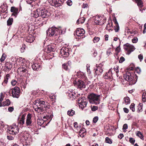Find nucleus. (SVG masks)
<instances>
[{
  "mask_svg": "<svg viewBox=\"0 0 146 146\" xmlns=\"http://www.w3.org/2000/svg\"><path fill=\"white\" fill-rule=\"evenodd\" d=\"M33 106L35 110L37 111L38 110L42 111L46 110L50 107L48 104L45 102L42 99H37L35 100L33 102Z\"/></svg>",
  "mask_w": 146,
  "mask_h": 146,
  "instance_id": "obj_1",
  "label": "nucleus"
},
{
  "mask_svg": "<svg viewBox=\"0 0 146 146\" xmlns=\"http://www.w3.org/2000/svg\"><path fill=\"white\" fill-rule=\"evenodd\" d=\"M62 33L63 31L61 27L57 28L52 27L46 31L47 35L49 36L56 35L58 34H62Z\"/></svg>",
  "mask_w": 146,
  "mask_h": 146,
  "instance_id": "obj_2",
  "label": "nucleus"
},
{
  "mask_svg": "<svg viewBox=\"0 0 146 146\" xmlns=\"http://www.w3.org/2000/svg\"><path fill=\"white\" fill-rule=\"evenodd\" d=\"M100 96L99 95L92 93L88 96V98L90 103L98 104L100 103Z\"/></svg>",
  "mask_w": 146,
  "mask_h": 146,
  "instance_id": "obj_3",
  "label": "nucleus"
},
{
  "mask_svg": "<svg viewBox=\"0 0 146 146\" xmlns=\"http://www.w3.org/2000/svg\"><path fill=\"white\" fill-rule=\"evenodd\" d=\"M40 16L43 18L48 17L51 15L50 12L43 7H40Z\"/></svg>",
  "mask_w": 146,
  "mask_h": 146,
  "instance_id": "obj_4",
  "label": "nucleus"
},
{
  "mask_svg": "<svg viewBox=\"0 0 146 146\" xmlns=\"http://www.w3.org/2000/svg\"><path fill=\"white\" fill-rule=\"evenodd\" d=\"M125 50L126 51V54H129L133 52L135 49L134 46L132 45L127 43L123 46Z\"/></svg>",
  "mask_w": 146,
  "mask_h": 146,
  "instance_id": "obj_5",
  "label": "nucleus"
},
{
  "mask_svg": "<svg viewBox=\"0 0 146 146\" xmlns=\"http://www.w3.org/2000/svg\"><path fill=\"white\" fill-rule=\"evenodd\" d=\"M18 127L16 125L13 124L7 130V132L11 134H15L19 132Z\"/></svg>",
  "mask_w": 146,
  "mask_h": 146,
  "instance_id": "obj_6",
  "label": "nucleus"
},
{
  "mask_svg": "<svg viewBox=\"0 0 146 146\" xmlns=\"http://www.w3.org/2000/svg\"><path fill=\"white\" fill-rule=\"evenodd\" d=\"M87 103V100L86 99L79 98L78 100V105L80 108L82 109L86 106Z\"/></svg>",
  "mask_w": 146,
  "mask_h": 146,
  "instance_id": "obj_7",
  "label": "nucleus"
},
{
  "mask_svg": "<svg viewBox=\"0 0 146 146\" xmlns=\"http://www.w3.org/2000/svg\"><path fill=\"white\" fill-rule=\"evenodd\" d=\"M20 90L18 87H15L12 90V96L14 98H18L19 96Z\"/></svg>",
  "mask_w": 146,
  "mask_h": 146,
  "instance_id": "obj_8",
  "label": "nucleus"
},
{
  "mask_svg": "<svg viewBox=\"0 0 146 146\" xmlns=\"http://www.w3.org/2000/svg\"><path fill=\"white\" fill-rule=\"evenodd\" d=\"M60 54L64 57H67L69 55V49L66 47H62L60 50Z\"/></svg>",
  "mask_w": 146,
  "mask_h": 146,
  "instance_id": "obj_9",
  "label": "nucleus"
},
{
  "mask_svg": "<svg viewBox=\"0 0 146 146\" xmlns=\"http://www.w3.org/2000/svg\"><path fill=\"white\" fill-rule=\"evenodd\" d=\"M104 67L102 64H100L96 66V68L94 69L95 73L96 75H100L103 72Z\"/></svg>",
  "mask_w": 146,
  "mask_h": 146,
  "instance_id": "obj_10",
  "label": "nucleus"
},
{
  "mask_svg": "<svg viewBox=\"0 0 146 146\" xmlns=\"http://www.w3.org/2000/svg\"><path fill=\"white\" fill-rule=\"evenodd\" d=\"M112 68L110 69L104 75L103 78L105 79H109L112 80L113 79Z\"/></svg>",
  "mask_w": 146,
  "mask_h": 146,
  "instance_id": "obj_11",
  "label": "nucleus"
},
{
  "mask_svg": "<svg viewBox=\"0 0 146 146\" xmlns=\"http://www.w3.org/2000/svg\"><path fill=\"white\" fill-rule=\"evenodd\" d=\"M74 83L75 85H76L78 88L81 89L85 87L86 85L84 83L82 80H78L77 82L75 81L74 82Z\"/></svg>",
  "mask_w": 146,
  "mask_h": 146,
  "instance_id": "obj_12",
  "label": "nucleus"
},
{
  "mask_svg": "<svg viewBox=\"0 0 146 146\" xmlns=\"http://www.w3.org/2000/svg\"><path fill=\"white\" fill-rule=\"evenodd\" d=\"M131 74L130 72H127L124 75V78L127 81H131L133 79V77L131 75Z\"/></svg>",
  "mask_w": 146,
  "mask_h": 146,
  "instance_id": "obj_13",
  "label": "nucleus"
},
{
  "mask_svg": "<svg viewBox=\"0 0 146 146\" xmlns=\"http://www.w3.org/2000/svg\"><path fill=\"white\" fill-rule=\"evenodd\" d=\"M32 116L31 114H28L26 119L25 124L27 126H30L31 125L32 123Z\"/></svg>",
  "mask_w": 146,
  "mask_h": 146,
  "instance_id": "obj_14",
  "label": "nucleus"
},
{
  "mask_svg": "<svg viewBox=\"0 0 146 146\" xmlns=\"http://www.w3.org/2000/svg\"><path fill=\"white\" fill-rule=\"evenodd\" d=\"M85 33L84 30L82 28H78L76 31V34L77 36H82Z\"/></svg>",
  "mask_w": 146,
  "mask_h": 146,
  "instance_id": "obj_15",
  "label": "nucleus"
},
{
  "mask_svg": "<svg viewBox=\"0 0 146 146\" xmlns=\"http://www.w3.org/2000/svg\"><path fill=\"white\" fill-rule=\"evenodd\" d=\"M40 7H39L37 9L36 11H34L32 13V15L35 18H37L39 16H40Z\"/></svg>",
  "mask_w": 146,
  "mask_h": 146,
  "instance_id": "obj_16",
  "label": "nucleus"
},
{
  "mask_svg": "<svg viewBox=\"0 0 146 146\" xmlns=\"http://www.w3.org/2000/svg\"><path fill=\"white\" fill-rule=\"evenodd\" d=\"M11 12H13L12 15H14L15 17H16L18 13V9L15 7H11Z\"/></svg>",
  "mask_w": 146,
  "mask_h": 146,
  "instance_id": "obj_17",
  "label": "nucleus"
},
{
  "mask_svg": "<svg viewBox=\"0 0 146 146\" xmlns=\"http://www.w3.org/2000/svg\"><path fill=\"white\" fill-rule=\"evenodd\" d=\"M18 72H20L21 74L23 75H25V74L27 73L28 72V71L26 69V68H25L23 67H20L18 69Z\"/></svg>",
  "mask_w": 146,
  "mask_h": 146,
  "instance_id": "obj_18",
  "label": "nucleus"
},
{
  "mask_svg": "<svg viewBox=\"0 0 146 146\" xmlns=\"http://www.w3.org/2000/svg\"><path fill=\"white\" fill-rule=\"evenodd\" d=\"M35 39V37L32 35H28L26 39V42H32Z\"/></svg>",
  "mask_w": 146,
  "mask_h": 146,
  "instance_id": "obj_19",
  "label": "nucleus"
},
{
  "mask_svg": "<svg viewBox=\"0 0 146 146\" xmlns=\"http://www.w3.org/2000/svg\"><path fill=\"white\" fill-rule=\"evenodd\" d=\"M59 0H52L50 2L51 5L53 6H58L60 5Z\"/></svg>",
  "mask_w": 146,
  "mask_h": 146,
  "instance_id": "obj_20",
  "label": "nucleus"
},
{
  "mask_svg": "<svg viewBox=\"0 0 146 146\" xmlns=\"http://www.w3.org/2000/svg\"><path fill=\"white\" fill-rule=\"evenodd\" d=\"M12 67V65L10 62H7L5 63V69L6 71L10 70Z\"/></svg>",
  "mask_w": 146,
  "mask_h": 146,
  "instance_id": "obj_21",
  "label": "nucleus"
},
{
  "mask_svg": "<svg viewBox=\"0 0 146 146\" xmlns=\"http://www.w3.org/2000/svg\"><path fill=\"white\" fill-rule=\"evenodd\" d=\"M17 62L19 63V64L21 65L23 64L26 60L25 58L22 57H19L17 58L16 60Z\"/></svg>",
  "mask_w": 146,
  "mask_h": 146,
  "instance_id": "obj_22",
  "label": "nucleus"
},
{
  "mask_svg": "<svg viewBox=\"0 0 146 146\" xmlns=\"http://www.w3.org/2000/svg\"><path fill=\"white\" fill-rule=\"evenodd\" d=\"M40 64L37 63H35L32 65V67L33 70H38L40 67Z\"/></svg>",
  "mask_w": 146,
  "mask_h": 146,
  "instance_id": "obj_23",
  "label": "nucleus"
},
{
  "mask_svg": "<svg viewBox=\"0 0 146 146\" xmlns=\"http://www.w3.org/2000/svg\"><path fill=\"white\" fill-rule=\"evenodd\" d=\"M113 21L115 25L114 27V29L115 32H117L119 30V25L116 19L113 20Z\"/></svg>",
  "mask_w": 146,
  "mask_h": 146,
  "instance_id": "obj_24",
  "label": "nucleus"
},
{
  "mask_svg": "<svg viewBox=\"0 0 146 146\" xmlns=\"http://www.w3.org/2000/svg\"><path fill=\"white\" fill-rule=\"evenodd\" d=\"M25 116L26 115H23L21 117L19 121V123L20 124H21L22 125L24 124L25 123Z\"/></svg>",
  "mask_w": 146,
  "mask_h": 146,
  "instance_id": "obj_25",
  "label": "nucleus"
},
{
  "mask_svg": "<svg viewBox=\"0 0 146 146\" xmlns=\"http://www.w3.org/2000/svg\"><path fill=\"white\" fill-rule=\"evenodd\" d=\"M10 102L9 99L6 100L5 101L3 102L2 104V106H8L10 104Z\"/></svg>",
  "mask_w": 146,
  "mask_h": 146,
  "instance_id": "obj_26",
  "label": "nucleus"
},
{
  "mask_svg": "<svg viewBox=\"0 0 146 146\" xmlns=\"http://www.w3.org/2000/svg\"><path fill=\"white\" fill-rule=\"evenodd\" d=\"M136 135L139 137L141 139L143 140H144V139L143 135L140 131H137L136 132Z\"/></svg>",
  "mask_w": 146,
  "mask_h": 146,
  "instance_id": "obj_27",
  "label": "nucleus"
},
{
  "mask_svg": "<svg viewBox=\"0 0 146 146\" xmlns=\"http://www.w3.org/2000/svg\"><path fill=\"white\" fill-rule=\"evenodd\" d=\"M137 5L139 7L141 8L143 6V3L142 0H135Z\"/></svg>",
  "mask_w": 146,
  "mask_h": 146,
  "instance_id": "obj_28",
  "label": "nucleus"
},
{
  "mask_svg": "<svg viewBox=\"0 0 146 146\" xmlns=\"http://www.w3.org/2000/svg\"><path fill=\"white\" fill-rule=\"evenodd\" d=\"M85 19L84 17H82L79 19L77 21V24H78L80 23H83L85 21Z\"/></svg>",
  "mask_w": 146,
  "mask_h": 146,
  "instance_id": "obj_29",
  "label": "nucleus"
},
{
  "mask_svg": "<svg viewBox=\"0 0 146 146\" xmlns=\"http://www.w3.org/2000/svg\"><path fill=\"white\" fill-rule=\"evenodd\" d=\"M75 113V111L72 109L70 110L67 111V114L70 116H72Z\"/></svg>",
  "mask_w": 146,
  "mask_h": 146,
  "instance_id": "obj_30",
  "label": "nucleus"
},
{
  "mask_svg": "<svg viewBox=\"0 0 146 146\" xmlns=\"http://www.w3.org/2000/svg\"><path fill=\"white\" fill-rule=\"evenodd\" d=\"M102 16H96L95 17V22L98 25L99 21L100 19H101Z\"/></svg>",
  "mask_w": 146,
  "mask_h": 146,
  "instance_id": "obj_31",
  "label": "nucleus"
},
{
  "mask_svg": "<svg viewBox=\"0 0 146 146\" xmlns=\"http://www.w3.org/2000/svg\"><path fill=\"white\" fill-rule=\"evenodd\" d=\"M86 131V130L84 128L81 129L79 132V134L82 137L84 136V134L85 133Z\"/></svg>",
  "mask_w": 146,
  "mask_h": 146,
  "instance_id": "obj_32",
  "label": "nucleus"
},
{
  "mask_svg": "<svg viewBox=\"0 0 146 146\" xmlns=\"http://www.w3.org/2000/svg\"><path fill=\"white\" fill-rule=\"evenodd\" d=\"M124 100L125 101V103L126 105L129 104L130 103V100L129 98L128 97H126L124 98Z\"/></svg>",
  "mask_w": 146,
  "mask_h": 146,
  "instance_id": "obj_33",
  "label": "nucleus"
},
{
  "mask_svg": "<svg viewBox=\"0 0 146 146\" xmlns=\"http://www.w3.org/2000/svg\"><path fill=\"white\" fill-rule=\"evenodd\" d=\"M142 103H140L138 106V110L137 111L138 112H141L142 111Z\"/></svg>",
  "mask_w": 146,
  "mask_h": 146,
  "instance_id": "obj_34",
  "label": "nucleus"
},
{
  "mask_svg": "<svg viewBox=\"0 0 146 146\" xmlns=\"http://www.w3.org/2000/svg\"><path fill=\"white\" fill-rule=\"evenodd\" d=\"M5 129L4 124L2 123H1L0 124V133H2Z\"/></svg>",
  "mask_w": 146,
  "mask_h": 146,
  "instance_id": "obj_35",
  "label": "nucleus"
},
{
  "mask_svg": "<svg viewBox=\"0 0 146 146\" xmlns=\"http://www.w3.org/2000/svg\"><path fill=\"white\" fill-rule=\"evenodd\" d=\"M13 21V19L12 18H9L7 21V25L9 26L11 25L12 24Z\"/></svg>",
  "mask_w": 146,
  "mask_h": 146,
  "instance_id": "obj_36",
  "label": "nucleus"
},
{
  "mask_svg": "<svg viewBox=\"0 0 146 146\" xmlns=\"http://www.w3.org/2000/svg\"><path fill=\"white\" fill-rule=\"evenodd\" d=\"M62 66L63 68L66 70H69L70 68L66 63L63 64Z\"/></svg>",
  "mask_w": 146,
  "mask_h": 146,
  "instance_id": "obj_37",
  "label": "nucleus"
},
{
  "mask_svg": "<svg viewBox=\"0 0 146 146\" xmlns=\"http://www.w3.org/2000/svg\"><path fill=\"white\" fill-rule=\"evenodd\" d=\"M76 94L74 92H71L69 94V96L70 97L72 98L75 99L76 98Z\"/></svg>",
  "mask_w": 146,
  "mask_h": 146,
  "instance_id": "obj_38",
  "label": "nucleus"
},
{
  "mask_svg": "<svg viewBox=\"0 0 146 146\" xmlns=\"http://www.w3.org/2000/svg\"><path fill=\"white\" fill-rule=\"evenodd\" d=\"M135 105L134 103H132L131 104L129 107L130 109L133 112H134L135 111Z\"/></svg>",
  "mask_w": 146,
  "mask_h": 146,
  "instance_id": "obj_39",
  "label": "nucleus"
},
{
  "mask_svg": "<svg viewBox=\"0 0 146 146\" xmlns=\"http://www.w3.org/2000/svg\"><path fill=\"white\" fill-rule=\"evenodd\" d=\"M105 141L106 143L110 144H111L112 143L111 140L108 137H107L106 138Z\"/></svg>",
  "mask_w": 146,
  "mask_h": 146,
  "instance_id": "obj_40",
  "label": "nucleus"
},
{
  "mask_svg": "<svg viewBox=\"0 0 146 146\" xmlns=\"http://www.w3.org/2000/svg\"><path fill=\"white\" fill-rule=\"evenodd\" d=\"M100 38L99 37H95L93 40V42L94 43H96L98 42L100 40Z\"/></svg>",
  "mask_w": 146,
  "mask_h": 146,
  "instance_id": "obj_41",
  "label": "nucleus"
},
{
  "mask_svg": "<svg viewBox=\"0 0 146 146\" xmlns=\"http://www.w3.org/2000/svg\"><path fill=\"white\" fill-rule=\"evenodd\" d=\"M118 66H116L114 67L113 68L114 70L116 72V76L117 77H118L119 76L118 74V72H119L118 70Z\"/></svg>",
  "mask_w": 146,
  "mask_h": 146,
  "instance_id": "obj_42",
  "label": "nucleus"
},
{
  "mask_svg": "<svg viewBox=\"0 0 146 146\" xmlns=\"http://www.w3.org/2000/svg\"><path fill=\"white\" fill-rule=\"evenodd\" d=\"M142 100L145 102L146 100V93H143L142 95Z\"/></svg>",
  "mask_w": 146,
  "mask_h": 146,
  "instance_id": "obj_43",
  "label": "nucleus"
},
{
  "mask_svg": "<svg viewBox=\"0 0 146 146\" xmlns=\"http://www.w3.org/2000/svg\"><path fill=\"white\" fill-rule=\"evenodd\" d=\"M103 17H101V19H100V21L99 22L98 24V25H103L105 23V22L103 20Z\"/></svg>",
  "mask_w": 146,
  "mask_h": 146,
  "instance_id": "obj_44",
  "label": "nucleus"
},
{
  "mask_svg": "<svg viewBox=\"0 0 146 146\" xmlns=\"http://www.w3.org/2000/svg\"><path fill=\"white\" fill-rule=\"evenodd\" d=\"M4 98V96L3 95V93H2L1 94V97L0 98V107L2 106V104L1 103V102L3 100Z\"/></svg>",
  "mask_w": 146,
  "mask_h": 146,
  "instance_id": "obj_45",
  "label": "nucleus"
},
{
  "mask_svg": "<svg viewBox=\"0 0 146 146\" xmlns=\"http://www.w3.org/2000/svg\"><path fill=\"white\" fill-rule=\"evenodd\" d=\"M91 109L92 111H95L98 109V108L96 106H91Z\"/></svg>",
  "mask_w": 146,
  "mask_h": 146,
  "instance_id": "obj_46",
  "label": "nucleus"
},
{
  "mask_svg": "<svg viewBox=\"0 0 146 146\" xmlns=\"http://www.w3.org/2000/svg\"><path fill=\"white\" fill-rule=\"evenodd\" d=\"M17 81L15 80H13L11 82V84L13 86H15L17 83Z\"/></svg>",
  "mask_w": 146,
  "mask_h": 146,
  "instance_id": "obj_47",
  "label": "nucleus"
},
{
  "mask_svg": "<svg viewBox=\"0 0 146 146\" xmlns=\"http://www.w3.org/2000/svg\"><path fill=\"white\" fill-rule=\"evenodd\" d=\"M129 141L131 144H133L135 142V140L132 137H130L129 139Z\"/></svg>",
  "mask_w": 146,
  "mask_h": 146,
  "instance_id": "obj_48",
  "label": "nucleus"
},
{
  "mask_svg": "<svg viewBox=\"0 0 146 146\" xmlns=\"http://www.w3.org/2000/svg\"><path fill=\"white\" fill-rule=\"evenodd\" d=\"M132 41L133 43H136L138 41V38L137 37H135L133 38L132 39Z\"/></svg>",
  "mask_w": 146,
  "mask_h": 146,
  "instance_id": "obj_49",
  "label": "nucleus"
},
{
  "mask_svg": "<svg viewBox=\"0 0 146 146\" xmlns=\"http://www.w3.org/2000/svg\"><path fill=\"white\" fill-rule=\"evenodd\" d=\"M67 5L69 6H71L72 5V2L71 0H68L66 2Z\"/></svg>",
  "mask_w": 146,
  "mask_h": 146,
  "instance_id": "obj_50",
  "label": "nucleus"
},
{
  "mask_svg": "<svg viewBox=\"0 0 146 146\" xmlns=\"http://www.w3.org/2000/svg\"><path fill=\"white\" fill-rule=\"evenodd\" d=\"M44 121L42 119H40L38 121V124L39 125H42L44 123Z\"/></svg>",
  "mask_w": 146,
  "mask_h": 146,
  "instance_id": "obj_51",
  "label": "nucleus"
},
{
  "mask_svg": "<svg viewBox=\"0 0 146 146\" xmlns=\"http://www.w3.org/2000/svg\"><path fill=\"white\" fill-rule=\"evenodd\" d=\"M5 58V55L4 54L2 55L1 58L0 59V61L2 62L3 61Z\"/></svg>",
  "mask_w": 146,
  "mask_h": 146,
  "instance_id": "obj_52",
  "label": "nucleus"
},
{
  "mask_svg": "<svg viewBox=\"0 0 146 146\" xmlns=\"http://www.w3.org/2000/svg\"><path fill=\"white\" fill-rule=\"evenodd\" d=\"M47 49L48 52H50L53 51V50L54 49L50 46H48Z\"/></svg>",
  "mask_w": 146,
  "mask_h": 146,
  "instance_id": "obj_53",
  "label": "nucleus"
},
{
  "mask_svg": "<svg viewBox=\"0 0 146 146\" xmlns=\"http://www.w3.org/2000/svg\"><path fill=\"white\" fill-rule=\"evenodd\" d=\"M8 80L6 79L5 78L3 82L2 83V85L4 86H5L7 83Z\"/></svg>",
  "mask_w": 146,
  "mask_h": 146,
  "instance_id": "obj_54",
  "label": "nucleus"
},
{
  "mask_svg": "<svg viewBox=\"0 0 146 146\" xmlns=\"http://www.w3.org/2000/svg\"><path fill=\"white\" fill-rule=\"evenodd\" d=\"M50 98L52 100V101H55L56 100V96L54 95L50 96Z\"/></svg>",
  "mask_w": 146,
  "mask_h": 146,
  "instance_id": "obj_55",
  "label": "nucleus"
},
{
  "mask_svg": "<svg viewBox=\"0 0 146 146\" xmlns=\"http://www.w3.org/2000/svg\"><path fill=\"white\" fill-rule=\"evenodd\" d=\"M135 72L138 74H139L141 72V68L139 67H137Z\"/></svg>",
  "mask_w": 146,
  "mask_h": 146,
  "instance_id": "obj_56",
  "label": "nucleus"
},
{
  "mask_svg": "<svg viewBox=\"0 0 146 146\" xmlns=\"http://www.w3.org/2000/svg\"><path fill=\"white\" fill-rule=\"evenodd\" d=\"M98 117L97 116L93 118V121L94 123H96L97 121H98Z\"/></svg>",
  "mask_w": 146,
  "mask_h": 146,
  "instance_id": "obj_57",
  "label": "nucleus"
},
{
  "mask_svg": "<svg viewBox=\"0 0 146 146\" xmlns=\"http://www.w3.org/2000/svg\"><path fill=\"white\" fill-rule=\"evenodd\" d=\"M138 58L139 59L140 61L141 62L143 58V54H140L138 56Z\"/></svg>",
  "mask_w": 146,
  "mask_h": 146,
  "instance_id": "obj_58",
  "label": "nucleus"
},
{
  "mask_svg": "<svg viewBox=\"0 0 146 146\" xmlns=\"http://www.w3.org/2000/svg\"><path fill=\"white\" fill-rule=\"evenodd\" d=\"M125 60V58L123 56H121L120 57V60L119 61V63H121L124 61Z\"/></svg>",
  "mask_w": 146,
  "mask_h": 146,
  "instance_id": "obj_59",
  "label": "nucleus"
},
{
  "mask_svg": "<svg viewBox=\"0 0 146 146\" xmlns=\"http://www.w3.org/2000/svg\"><path fill=\"white\" fill-rule=\"evenodd\" d=\"M26 46L25 45H23L22 47L21 48V52H24V50L25 49Z\"/></svg>",
  "mask_w": 146,
  "mask_h": 146,
  "instance_id": "obj_60",
  "label": "nucleus"
},
{
  "mask_svg": "<svg viewBox=\"0 0 146 146\" xmlns=\"http://www.w3.org/2000/svg\"><path fill=\"white\" fill-rule=\"evenodd\" d=\"M90 67V66L89 64H87L86 65V69L87 70V72L88 73H90V70L89 68Z\"/></svg>",
  "mask_w": 146,
  "mask_h": 146,
  "instance_id": "obj_61",
  "label": "nucleus"
},
{
  "mask_svg": "<svg viewBox=\"0 0 146 146\" xmlns=\"http://www.w3.org/2000/svg\"><path fill=\"white\" fill-rule=\"evenodd\" d=\"M111 48H108V49L107 51V54L109 56L110 54V53H111Z\"/></svg>",
  "mask_w": 146,
  "mask_h": 146,
  "instance_id": "obj_62",
  "label": "nucleus"
},
{
  "mask_svg": "<svg viewBox=\"0 0 146 146\" xmlns=\"http://www.w3.org/2000/svg\"><path fill=\"white\" fill-rule=\"evenodd\" d=\"M6 144L3 141H0V146H5Z\"/></svg>",
  "mask_w": 146,
  "mask_h": 146,
  "instance_id": "obj_63",
  "label": "nucleus"
},
{
  "mask_svg": "<svg viewBox=\"0 0 146 146\" xmlns=\"http://www.w3.org/2000/svg\"><path fill=\"white\" fill-rule=\"evenodd\" d=\"M128 128V126L127 124H125L123 125V129H127Z\"/></svg>",
  "mask_w": 146,
  "mask_h": 146,
  "instance_id": "obj_64",
  "label": "nucleus"
}]
</instances>
